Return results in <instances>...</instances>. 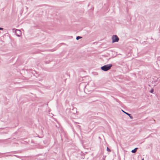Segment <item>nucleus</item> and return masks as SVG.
I'll return each mask as SVG.
<instances>
[{
  "label": "nucleus",
  "mask_w": 160,
  "mask_h": 160,
  "mask_svg": "<svg viewBox=\"0 0 160 160\" xmlns=\"http://www.w3.org/2000/svg\"><path fill=\"white\" fill-rule=\"evenodd\" d=\"M94 83L92 81L89 82L88 84L86 85L85 88L89 91L93 90L94 88Z\"/></svg>",
  "instance_id": "f257e3e1"
},
{
  "label": "nucleus",
  "mask_w": 160,
  "mask_h": 160,
  "mask_svg": "<svg viewBox=\"0 0 160 160\" xmlns=\"http://www.w3.org/2000/svg\"><path fill=\"white\" fill-rule=\"evenodd\" d=\"M112 65L111 64H107L101 67V69L104 71H106L110 69Z\"/></svg>",
  "instance_id": "f03ea898"
},
{
  "label": "nucleus",
  "mask_w": 160,
  "mask_h": 160,
  "mask_svg": "<svg viewBox=\"0 0 160 160\" xmlns=\"http://www.w3.org/2000/svg\"><path fill=\"white\" fill-rule=\"evenodd\" d=\"M112 43L118 42L119 40L118 38L116 35H113L112 37Z\"/></svg>",
  "instance_id": "7ed1b4c3"
},
{
  "label": "nucleus",
  "mask_w": 160,
  "mask_h": 160,
  "mask_svg": "<svg viewBox=\"0 0 160 160\" xmlns=\"http://www.w3.org/2000/svg\"><path fill=\"white\" fill-rule=\"evenodd\" d=\"M15 32L16 35L18 37H20L22 34L21 31L18 29H16L15 30Z\"/></svg>",
  "instance_id": "20e7f679"
},
{
  "label": "nucleus",
  "mask_w": 160,
  "mask_h": 160,
  "mask_svg": "<svg viewBox=\"0 0 160 160\" xmlns=\"http://www.w3.org/2000/svg\"><path fill=\"white\" fill-rule=\"evenodd\" d=\"M158 78H155L153 79V81L152 82V83H154L155 84H156L157 85L158 84V83L157 82L158 81Z\"/></svg>",
  "instance_id": "39448f33"
},
{
  "label": "nucleus",
  "mask_w": 160,
  "mask_h": 160,
  "mask_svg": "<svg viewBox=\"0 0 160 160\" xmlns=\"http://www.w3.org/2000/svg\"><path fill=\"white\" fill-rule=\"evenodd\" d=\"M137 149L138 148H135L134 149L132 150L131 152L133 153H135L136 152Z\"/></svg>",
  "instance_id": "423d86ee"
},
{
  "label": "nucleus",
  "mask_w": 160,
  "mask_h": 160,
  "mask_svg": "<svg viewBox=\"0 0 160 160\" xmlns=\"http://www.w3.org/2000/svg\"><path fill=\"white\" fill-rule=\"evenodd\" d=\"M122 111L124 113L126 114V115H127L128 116H129L130 115V114L127 113V112H125L123 110H122Z\"/></svg>",
  "instance_id": "0eeeda50"
},
{
  "label": "nucleus",
  "mask_w": 160,
  "mask_h": 160,
  "mask_svg": "<svg viewBox=\"0 0 160 160\" xmlns=\"http://www.w3.org/2000/svg\"><path fill=\"white\" fill-rule=\"evenodd\" d=\"M82 38V37L80 36H78L76 37V39L77 40H79L80 38Z\"/></svg>",
  "instance_id": "6e6552de"
},
{
  "label": "nucleus",
  "mask_w": 160,
  "mask_h": 160,
  "mask_svg": "<svg viewBox=\"0 0 160 160\" xmlns=\"http://www.w3.org/2000/svg\"><path fill=\"white\" fill-rule=\"evenodd\" d=\"M107 150L109 152H111V150L108 147L107 148Z\"/></svg>",
  "instance_id": "1a4fd4ad"
},
{
  "label": "nucleus",
  "mask_w": 160,
  "mask_h": 160,
  "mask_svg": "<svg viewBox=\"0 0 160 160\" xmlns=\"http://www.w3.org/2000/svg\"><path fill=\"white\" fill-rule=\"evenodd\" d=\"M153 89H152L150 91V92L151 93H152L153 92Z\"/></svg>",
  "instance_id": "9d476101"
},
{
  "label": "nucleus",
  "mask_w": 160,
  "mask_h": 160,
  "mask_svg": "<svg viewBox=\"0 0 160 160\" xmlns=\"http://www.w3.org/2000/svg\"><path fill=\"white\" fill-rule=\"evenodd\" d=\"M128 116L130 117V118L131 119H133V117H132V116H131V114H130V115H129V116Z\"/></svg>",
  "instance_id": "9b49d317"
},
{
  "label": "nucleus",
  "mask_w": 160,
  "mask_h": 160,
  "mask_svg": "<svg viewBox=\"0 0 160 160\" xmlns=\"http://www.w3.org/2000/svg\"><path fill=\"white\" fill-rule=\"evenodd\" d=\"M3 29V28H0V30H2Z\"/></svg>",
  "instance_id": "f8f14e48"
},
{
  "label": "nucleus",
  "mask_w": 160,
  "mask_h": 160,
  "mask_svg": "<svg viewBox=\"0 0 160 160\" xmlns=\"http://www.w3.org/2000/svg\"><path fill=\"white\" fill-rule=\"evenodd\" d=\"M156 85V84H155L154 85V86H155Z\"/></svg>",
  "instance_id": "ddd939ff"
},
{
  "label": "nucleus",
  "mask_w": 160,
  "mask_h": 160,
  "mask_svg": "<svg viewBox=\"0 0 160 160\" xmlns=\"http://www.w3.org/2000/svg\"><path fill=\"white\" fill-rule=\"evenodd\" d=\"M142 160H144V159L142 158Z\"/></svg>",
  "instance_id": "4468645a"
}]
</instances>
